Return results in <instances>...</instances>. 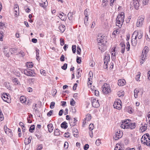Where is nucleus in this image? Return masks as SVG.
<instances>
[{"mask_svg":"<svg viewBox=\"0 0 150 150\" xmlns=\"http://www.w3.org/2000/svg\"><path fill=\"white\" fill-rule=\"evenodd\" d=\"M97 41L98 43L99 49L102 52H104L106 47L105 46L107 42L106 37L105 36H102L98 38L97 39Z\"/></svg>","mask_w":150,"mask_h":150,"instance_id":"nucleus-1","label":"nucleus"},{"mask_svg":"<svg viewBox=\"0 0 150 150\" xmlns=\"http://www.w3.org/2000/svg\"><path fill=\"white\" fill-rule=\"evenodd\" d=\"M125 18L124 13H122L118 15L117 18L116 20V23L117 25L120 28L123 24Z\"/></svg>","mask_w":150,"mask_h":150,"instance_id":"nucleus-2","label":"nucleus"},{"mask_svg":"<svg viewBox=\"0 0 150 150\" xmlns=\"http://www.w3.org/2000/svg\"><path fill=\"white\" fill-rule=\"evenodd\" d=\"M102 91L105 94H108L110 93L111 90L109 84L105 83L102 87Z\"/></svg>","mask_w":150,"mask_h":150,"instance_id":"nucleus-3","label":"nucleus"},{"mask_svg":"<svg viewBox=\"0 0 150 150\" xmlns=\"http://www.w3.org/2000/svg\"><path fill=\"white\" fill-rule=\"evenodd\" d=\"M142 36L143 33L141 31H135L132 34V38L135 37V39H137V38L138 40L141 39L142 38Z\"/></svg>","mask_w":150,"mask_h":150,"instance_id":"nucleus-4","label":"nucleus"},{"mask_svg":"<svg viewBox=\"0 0 150 150\" xmlns=\"http://www.w3.org/2000/svg\"><path fill=\"white\" fill-rule=\"evenodd\" d=\"M91 101L92 106L94 108H97L100 106L99 100H96L94 98H92L91 99Z\"/></svg>","mask_w":150,"mask_h":150,"instance_id":"nucleus-5","label":"nucleus"},{"mask_svg":"<svg viewBox=\"0 0 150 150\" xmlns=\"http://www.w3.org/2000/svg\"><path fill=\"white\" fill-rule=\"evenodd\" d=\"M24 73L25 75L28 76H34L35 74L33 71L30 69H27L24 70Z\"/></svg>","mask_w":150,"mask_h":150,"instance_id":"nucleus-6","label":"nucleus"},{"mask_svg":"<svg viewBox=\"0 0 150 150\" xmlns=\"http://www.w3.org/2000/svg\"><path fill=\"white\" fill-rule=\"evenodd\" d=\"M122 103L120 100L115 101L113 105L114 108L118 110H120L122 107Z\"/></svg>","mask_w":150,"mask_h":150,"instance_id":"nucleus-7","label":"nucleus"},{"mask_svg":"<svg viewBox=\"0 0 150 150\" xmlns=\"http://www.w3.org/2000/svg\"><path fill=\"white\" fill-rule=\"evenodd\" d=\"M122 135V133H121V131L120 130H117L115 134L113 137V138L115 140H117L121 138Z\"/></svg>","mask_w":150,"mask_h":150,"instance_id":"nucleus-8","label":"nucleus"},{"mask_svg":"<svg viewBox=\"0 0 150 150\" xmlns=\"http://www.w3.org/2000/svg\"><path fill=\"white\" fill-rule=\"evenodd\" d=\"M129 120H126L122 122L121 127L123 129H127V126L129 125L130 123Z\"/></svg>","mask_w":150,"mask_h":150,"instance_id":"nucleus-9","label":"nucleus"},{"mask_svg":"<svg viewBox=\"0 0 150 150\" xmlns=\"http://www.w3.org/2000/svg\"><path fill=\"white\" fill-rule=\"evenodd\" d=\"M110 57L108 56H105L104 59V67L106 69L108 68V62L109 61Z\"/></svg>","mask_w":150,"mask_h":150,"instance_id":"nucleus-10","label":"nucleus"},{"mask_svg":"<svg viewBox=\"0 0 150 150\" xmlns=\"http://www.w3.org/2000/svg\"><path fill=\"white\" fill-rule=\"evenodd\" d=\"M144 19L143 17H141L137 20L136 23V26L137 27H141L143 25Z\"/></svg>","mask_w":150,"mask_h":150,"instance_id":"nucleus-11","label":"nucleus"},{"mask_svg":"<svg viewBox=\"0 0 150 150\" xmlns=\"http://www.w3.org/2000/svg\"><path fill=\"white\" fill-rule=\"evenodd\" d=\"M133 4L135 9H138L139 6V2L140 0H133Z\"/></svg>","mask_w":150,"mask_h":150,"instance_id":"nucleus-12","label":"nucleus"},{"mask_svg":"<svg viewBox=\"0 0 150 150\" xmlns=\"http://www.w3.org/2000/svg\"><path fill=\"white\" fill-rule=\"evenodd\" d=\"M77 121V120L76 118H74L73 119H71L70 120L69 122L70 126L73 127L76 125V122Z\"/></svg>","mask_w":150,"mask_h":150,"instance_id":"nucleus-13","label":"nucleus"},{"mask_svg":"<svg viewBox=\"0 0 150 150\" xmlns=\"http://www.w3.org/2000/svg\"><path fill=\"white\" fill-rule=\"evenodd\" d=\"M146 55L145 54H143L142 53V54L141 56V58L142 59L140 60V63L142 64L144 63V62L146 60Z\"/></svg>","mask_w":150,"mask_h":150,"instance_id":"nucleus-14","label":"nucleus"},{"mask_svg":"<svg viewBox=\"0 0 150 150\" xmlns=\"http://www.w3.org/2000/svg\"><path fill=\"white\" fill-rule=\"evenodd\" d=\"M125 81L124 79H120L118 80V85L119 86H122L125 85Z\"/></svg>","mask_w":150,"mask_h":150,"instance_id":"nucleus-15","label":"nucleus"},{"mask_svg":"<svg viewBox=\"0 0 150 150\" xmlns=\"http://www.w3.org/2000/svg\"><path fill=\"white\" fill-rule=\"evenodd\" d=\"M32 137L30 136L28 139L25 138L24 140V143L25 145H28L31 142Z\"/></svg>","mask_w":150,"mask_h":150,"instance_id":"nucleus-16","label":"nucleus"},{"mask_svg":"<svg viewBox=\"0 0 150 150\" xmlns=\"http://www.w3.org/2000/svg\"><path fill=\"white\" fill-rule=\"evenodd\" d=\"M146 124H145L144 123L142 124V126L140 127V129L142 132L145 131L147 129Z\"/></svg>","mask_w":150,"mask_h":150,"instance_id":"nucleus-17","label":"nucleus"},{"mask_svg":"<svg viewBox=\"0 0 150 150\" xmlns=\"http://www.w3.org/2000/svg\"><path fill=\"white\" fill-rule=\"evenodd\" d=\"M124 147L123 146L119 144L117 146V144L114 150H124Z\"/></svg>","mask_w":150,"mask_h":150,"instance_id":"nucleus-18","label":"nucleus"},{"mask_svg":"<svg viewBox=\"0 0 150 150\" xmlns=\"http://www.w3.org/2000/svg\"><path fill=\"white\" fill-rule=\"evenodd\" d=\"M59 31L61 33H63L65 29V27L64 25H61L59 26Z\"/></svg>","mask_w":150,"mask_h":150,"instance_id":"nucleus-19","label":"nucleus"},{"mask_svg":"<svg viewBox=\"0 0 150 150\" xmlns=\"http://www.w3.org/2000/svg\"><path fill=\"white\" fill-rule=\"evenodd\" d=\"M47 128L48 129V131L50 132H51L53 131L54 127L52 124H49L47 125Z\"/></svg>","mask_w":150,"mask_h":150,"instance_id":"nucleus-20","label":"nucleus"},{"mask_svg":"<svg viewBox=\"0 0 150 150\" xmlns=\"http://www.w3.org/2000/svg\"><path fill=\"white\" fill-rule=\"evenodd\" d=\"M136 126V125L135 123H132L130 122L129 125H128L127 127H128L127 129L130 128L131 129H133L135 128Z\"/></svg>","mask_w":150,"mask_h":150,"instance_id":"nucleus-21","label":"nucleus"},{"mask_svg":"<svg viewBox=\"0 0 150 150\" xmlns=\"http://www.w3.org/2000/svg\"><path fill=\"white\" fill-rule=\"evenodd\" d=\"M65 15L63 13L59 14V17L60 19L63 21H65Z\"/></svg>","mask_w":150,"mask_h":150,"instance_id":"nucleus-22","label":"nucleus"},{"mask_svg":"<svg viewBox=\"0 0 150 150\" xmlns=\"http://www.w3.org/2000/svg\"><path fill=\"white\" fill-rule=\"evenodd\" d=\"M133 38L132 40V45L133 46H135L137 44V42L138 41L137 39L136 38L135 39V38L134 37L132 38Z\"/></svg>","mask_w":150,"mask_h":150,"instance_id":"nucleus-23","label":"nucleus"},{"mask_svg":"<svg viewBox=\"0 0 150 150\" xmlns=\"http://www.w3.org/2000/svg\"><path fill=\"white\" fill-rule=\"evenodd\" d=\"M17 49L16 48H11L10 50V51H11V53L14 54L18 55V52H16Z\"/></svg>","mask_w":150,"mask_h":150,"instance_id":"nucleus-24","label":"nucleus"},{"mask_svg":"<svg viewBox=\"0 0 150 150\" xmlns=\"http://www.w3.org/2000/svg\"><path fill=\"white\" fill-rule=\"evenodd\" d=\"M61 127L62 128L66 129L68 127L67 123L66 122H64L61 124Z\"/></svg>","mask_w":150,"mask_h":150,"instance_id":"nucleus-25","label":"nucleus"},{"mask_svg":"<svg viewBox=\"0 0 150 150\" xmlns=\"http://www.w3.org/2000/svg\"><path fill=\"white\" fill-rule=\"evenodd\" d=\"M44 2L43 1H42L43 3H40V6L42 7L45 8V7L47 5V2H46L47 0H44Z\"/></svg>","mask_w":150,"mask_h":150,"instance_id":"nucleus-26","label":"nucleus"},{"mask_svg":"<svg viewBox=\"0 0 150 150\" xmlns=\"http://www.w3.org/2000/svg\"><path fill=\"white\" fill-rule=\"evenodd\" d=\"M73 13L69 12L67 15V17L69 20H72L73 19Z\"/></svg>","mask_w":150,"mask_h":150,"instance_id":"nucleus-27","label":"nucleus"},{"mask_svg":"<svg viewBox=\"0 0 150 150\" xmlns=\"http://www.w3.org/2000/svg\"><path fill=\"white\" fill-rule=\"evenodd\" d=\"M88 11L87 9H85L84 11V15L85 16V18H86V22H87L88 20Z\"/></svg>","mask_w":150,"mask_h":150,"instance_id":"nucleus-28","label":"nucleus"},{"mask_svg":"<svg viewBox=\"0 0 150 150\" xmlns=\"http://www.w3.org/2000/svg\"><path fill=\"white\" fill-rule=\"evenodd\" d=\"M26 65L27 67L32 68L33 66V64L32 62H27Z\"/></svg>","mask_w":150,"mask_h":150,"instance_id":"nucleus-29","label":"nucleus"},{"mask_svg":"<svg viewBox=\"0 0 150 150\" xmlns=\"http://www.w3.org/2000/svg\"><path fill=\"white\" fill-rule=\"evenodd\" d=\"M14 9L16 13H17L18 12H19L18 6L17 4H15L14 6Z\"/></svg>","mask_w":150,"mask_h":150,"instance_id":"nucleus-30","label":"nucleus"},{"mask_svg":"<svg viewBox=\"0 0 150 150\" xmlns=\"http://www.w3.org/2000/svg\"><path fill=\"white\" fill-rule=\"evenodd\" d=\"M82 71V70H81V69L80 68H79L77 69V74L76 75V77L77 78H79L81 76V74L80 73V71Z\"/></svg>","mask_w":150,"mask_h":150,"instance_id":"nucleus-31","label":"nucleus"},{"mask_svg":"<svg viewBox=\"0 0 150 150\" xmlns=\"http://www.w3.org/2000/svg\"><path fill=\"white\" fill-rule=\"evenodd\" d=\"M86 117L84 119V120H87L88 121H90L91 118V115L89 114H88L86 115Z\"/></svg>","mask_w":150,"mask_h":150,"instance_id":"nucleus-32","label":"nucleus"},{"mask_svg":"<svg viewBox=\"0 0 150 150\" xmlns=\"http://www.w3.org/2000/svg\"><path fill=\"white\" fill-rule=\"evenodd\" d=\"M139 92V91L137 89H135L134 91V97L135 98H137L138 93Z\"/></svg>","mask_w":150,"mask_h":150,"instance_id":"nucleus-33","label":"nucleus"},{"mask_svg":"<svg viewBox=\"0 0 150 150\" xmlns=\"http://www.w3.org/2000/svg\"><path fill=\"white\" fill-rule=\"evenodd\" d=\"M4 129L5 132L6 134H8L9 133H10V134H11V132L10 131L11 130L9 129H8L7 128V127H5V126H4Z\"/></svg>","mask_w":150,"mask_h":150,"instance_id":"nucleus-34","label":"nucleus"},{"mask_svg":"<svg viewBox=\"0 0 150 150\" xmlns=\"http://www.w3.org/2000/svg\"><path fill=\"white\" fill-rule=\"evenodd\" d=\"M20 100L22 103H23L26 101V98L24 96H22L20 98Z\"/></svg>","mask_w":150,"mask_h":150,"instance_id":"nucleus-35","label":"nucleus"},{"mask_svg":"<svg viewBox=\"0 0 150 150\" xmlns=\"http://www.w3.org/2000/svg\"><path fill=\"white\" fill-rule=\"evenodd\" d=\"M145 145L149 146L150 145V138H148L147 139L145 140Z\"/></svg>","mask_w":150,"mask_h":150,"instance_id":"nucleus-36","label":"nucleus"},{"mask_svg":"<svg viewBox=\"0 0 150 150\" xmlns=\"http://www.w3.org/2000/svg\"><path fill=\"white\" fill-rule=\"evenodd\" d=\"M54 133L55 135L57 136L60 135V132L58 129H55Z\"/></svg>","mask_w":150,"mask_h":150,"instance_id":"nucleus-37","label":"nucleus"},{"mask_svg":"<svg viewBox=\"0 0 150 150\" xmlns=\"http://www.w3.org/2000/svg\"><path fill=\"white\" fill-rule=\"evenodd\" d=\"M35 128V126L34 125H33L31 126L30 127V129H29V131L31 132H33V130H34Z\"/></svg>","mask_w":150,"mask_h":150,"instance_id":"nucleus-38","label":"nucleus"},{"mask_svg":"<svg viewBox=\"0 0 150 150\" xmlns=\"http://www.w3.org/2000/svg\"><path fill=\"white\" fill-rule=\"evenodd\" d=\"M39 50L38 49H37L36 50V57H37V59L38 60H39L40 59L39 58Z\"/></svg>","mask_w":150,"mask_h":150,"instance_id":"nucleus-39","label":"nucleus"},{"mask_svg":"<svg viewBox=\"0 0 150 150\" xmlns=\"http://www.w3.org/2000/svg\"><path fill=\"white\" fill-rule=\"evenodd\" d=\"M147 48V47L146 48V47H145L143 50L142 53H144L147 54V53L149 52V50Z\"/></svg>","mask_w":150,"mask_h":150,"instance_id":"nucleus-40","label":"nucleus"},{"mask_svg":"<svg viewBox=\"0 0 150 150\" xmlns=\"http://www.w3.org/2000/svg\"><path fill=\"white\" fill-rule=\"evenodd\" d=\"M76 45H73L72 47V49L73 53H74L76 52Z\"/></svg>","mask_w":150,"mask_h":150,"instance_id":"nucleus-41","label":"nucleus"},{"mask_svg":"<svg viewBox=\"0 0 150 150\" xmlns=\"http://www.w3.org/2000/svg\"><path fill=\"white\" fill-rule=\"evenodd\" d=\"M141 73L140 72H139L138 73V74L137 75L136 77V79L137 81H139V79L140 77V74Z\"/></svg>","mask_w":150,"mask_h":150,"instance_id":"nucleus-42","label":"nucleus"},{"mask_svg":"<svg viewBox=\"0 0 150 150\" xmlns=\"http://www.w3.org/2000/svg\"><path fill=\"white\" fill-rule=\"evenodd\" d=\"M4 33L2 32V31H1L0 32V41H2L3 38V36Z\"/></svg>","mask_w":150,"mask_h":150,"instance_id":"nucleus-43","label":"nucleus"},{"mask_svg":"<svg viewBox=\"0 0 150 150\" xmlns=\"http://www.w3.org/2000/svg\"><path fill=\"white\" fill-rule=\"evenodd\" d=\"M81 52V49L79 46H77V53L78 54H80Z\"/></svg>","mask_w":150,"mask_h":150,"instance_id":"nucleus-44","label":"nucleus"},{"mask_svg":"<svg viewBox=\"0 0 150 150\" xmlns=\"http://www.w3.org/2000/svg\"><path fill=\"white\" fill-rule=\"evenodd\" d=\"M124 93L123 92H118L117 93V95L119 97H123V96Z\"/></svg>","mask_w":150,"mask_h":150,"instance_id":"nucleus-45","label":"nucleus"},{"mask_svg":"<svg viewBox=\"0 0 150 150\" xmlns=\"http://www.w3.org/2000/svg\"><path fill=\"white\" fill-rule=\"evenodd\" d=\"M76 62L78 64H80L81 63V58L79 57L78 56H77L76 59Z\"/></svg>","mask_w":150,"mask_h":150,"instance_id":"nucleus-46","label":"nucleus"},{"mask_svg":"<svg viewBox=\"0 0 150 150\" xmlns=\"http://www.w3.org/2000/svg\"><path fill=\"white\" fill-rule=\"evenodd\" d=\"M75 101L73 99H71L70 102V104L71 105L74 106L75 103Z\"/></svg>","mask_w":150,"mask_h":150,"instance_id":"nucleus-47","label":"nucleus"},{"mask_svg":"<svg viewBox=\"0 0 150 150\" xmlns=\"http://www.w3.org/2000/svg\"><path fill=\"white\" fill-rule=\"evenodd\" d=\"M67 64L66 63H65L64 64L63 66H62L61 68L62 69L65 70L67 69Z\"/></svg>","mask_w":150,"mask_h":150,"instance_id":"nucleus-48","label":"nucleus"},{"mask_svg":"<svg viewBox=\"0 0 150 150\" xmlns=\"http://www.w3.org/2000/svg\"><path fill=\"white\" fill-rule=\"evenodd\" d=\"M60 45H62V46H63L64 44V40L62 38H61L60 39Z\"/></svg>","mask_w":150,"mask_h":150,"instance_id":"nucleus-49","label":"nucleus"},{"mask_svg":"<svg viewBox=\"0 0 150 150\" xmlns=\"http://www.w3.org/2000/svg\"><path fill=\"white\" fill-rule=\"evenodd\" d=\"M94 125L93 124H90L89 126V130H92L94 128Z\"/></svg>","mask_w":150,"mask_h":150,"instance_id":"nucleus-50","label":"nucleus"},{"mask_svg":"<svg viewBox=\"0 0 150 150\" xmlns=\"http://www.w3.org/2000/svg\"><path fill=\"white\" fill-rule=\"evenodd\" d=\"M149 0H143L142 4L143 5H145L148 4Z\"/></svg>","mask_w":150,"mask_h":150,"instance_id":"nucleus-51","label":"nucleus"},{"mask_svg":"<svg viewBox=\"0 0 150 150\" xmlns=\"http://www.w3.org/2000/svg\"><path fill=\"white\" fill-rule=\"evenodd\" d=\"M55 103L54 102H52L51 103L50 107L51 109H53L54 108V106Z\"/></svg>","mask_w":150,"mask_h":150,"instance_id":"nucleus-52","label":"nucleus"},{"mask_svg":"<svg viewBox=\"0 0 150 150\" xmlns=\"http://www.w3.org/2000/svg\"><path fill=\"white\" fill-rule=\"evenodd\" d=\"M13 82L15 83V84H18L19 82L17 79L14 78L13 79Z\"/></svg>","mask_w":150,"mask_h":150,"instance_id":"nucleus-53","label":"nucleus"},{"mask_svg":"<svg viewBox=\"0 0 150 150\" xmlns=\"http://www.w3.org/2000/svg\"><path fill=\"white\" fill-rule=\"evenodd\" d=\"M1 98L3 100L5 101H6V94H3Z\"/></svg>","mask_w":150,"mask_h":150,"instance_id":"nucleus-54","label":"nucleus"},{"mask_svg":"<svg viewBox=\"0 0 150 150\" xmlns=\"http://www.w3.org/2000/svg\"><path fill=\"white\" fill-rule=\"evenodd\" d=\"M65 56L64 55H62L60 58V59L62 62H63L64 61Z\"/></svg>","mask_w":150,"mask_h":150,"instance_id":"nucleus-55","label":"nucleus"},{"mask_svg":"<svg viewBox=\"0 0 150 150\" xmlns=\"http://www.w3.org/2000/svg\"><path fill=\"white\" fill-rule=\"evenodd\" d=\"M18 54H21V56L22 57H24L25 55V53L23 51H21L20 52H18Z\"/></svg>","mask_w":150,"mask_h":150,"instance_id":"nucleus-56","label":"nucleus"},{"mask_svg":"<svg viewBox=\"0 0 150 150\" xmlns=\"http://www.w3.org/2000/svg\"><path fill=\"white\" fill-rule=\"evenodd\" d=\"M3 119V114L2 112L1 111H0V120L2 121Z\"/></svg>","mask_w":150,"mask_h":150,"instance_id":"nucleus-57","label":"nucleus"},{"mask_svg":"<svg viewBox=\"0 0 150 150\" xmlns=\"http://www.w3.org/2000/svg\"><path fill=\"white\" fill-rule=\"evenodd\" d=\"M70 135V133L68 132L65 133L64 134V136L65 137H69Z\"/></svg>","mask_w":150,"mask_h":150,"instance_id":"nucleus-58","label":"nucleus"},{"mask_svg":"<svg viewBox=\"0 0 150 150\" xmlns=\"http://www.w3.org/2000/svg\"><path fill=\"white\" fill-rule=\"evenodd\" d=\"M120 45L121 47V48H125V45L124 42H121L120 44Z\"/></svg>","mask_w":150,"mask_h":150,"instance_id":"nucleus-59","label":"nucleus"},{"mask_svg":"<svg viewBox=\"0 0 150 150\" xmlns=\"http://www.w3.org/2000/svg\"><path fill=\"white\" fill-rule=\"evenodd\" d=\"M53 110H50L49 112L47 113V115L48 117L50 116L52 114Z\"/></svg>","mask_w":150,"mask_h":150,"instance_id":"nucleus-60","label":"nucleus"},{"mask_svg":"<svg viewBox=\"0 0 150 150\" xmlns=\"http://www.w3.org/2000/svg\"><path fill=\"white\" fill-rule=\"evenodd\" d=\"M89 148V145L88 144H86L84 147V149L85 150H87Z\"/></svg>","mask_w":150,"mask_h":150,"instance_id":"nucleus-61","label":"nucleus"},{"mask_svg":"<svg viewBox=\"0 0 150 150\" xmlns=\"http://www.w3.org/2000/svg\"><path fill=\"white\" fill-rule=\"evenodd\" d=\"M89 134L90 135V137L92 138L93 137V132L92 131V130H90V132H89Z\"/></svg>","mask_w":150,"mask_h":150,"instance_id":"nucleus-62","label":"nucleus"},{"mask_svg":"<svg viewBox=\"0 0 150 150\" xmlns=\"http://www.w3.org/2000/svg\"><path fill=\"white\" fill-rule=\"evenodd\" d=\"M91 80H92L91 78L89 77L88 78V84H90V85H91L92 84V83H91Z\"/></svg>","mask_w":150,"mask_h":150,"instance_id":"nucleus-63","label":"nucleus"},{"mask_svg":"<svg viewBox=\"0 0 150 150\" xmlns=\"http://www.w3.org/2000/svg\"><path fill=\"white\" fill-rule=\"evenodd\" d=\"M71 110L72 111V112L73 113H75L76 112V110L74 107H72L71 108Z\"/></svg>","mask_w":150,"mask_h":150,"instance_id":"nucleus-64","label":"nucleus"}]
</instances>
